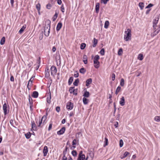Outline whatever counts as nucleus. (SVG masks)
Segmentation results:
<instances>
[{
  "label": "nucleus",
  "instance_id": "1",
  "mask_svg": "<svg viewBox=\"0 0 160 160\" xmlns=\"http://www.w3.org/2000/svg\"><path fill=\"white\" fill-rule=\"evenodd\" d=\"M47 116L44 115L41 119H39L38 122L36 121L37 126L39 128H42L47 122Z\"/></svg>",
  "mask_w": 160,
  "mask_h": 160
},
{
  "label": "nucleus",
  "instance_id": "2",
  "mask_svg": "<svg viewBox=\"0 0 160 160\" xmlns=\"http://www.w3.org/2000/svg\"><path fill=\"white\" fill-rule=\"evenodd\" d=\"M125 35L124 37V40L128 41L131 39V31L130 29L128 28L125 31Z\"/></svg>",
  "mask_w": 160,
  "mask_h": 160
},
{
  "label": "nucleus",
  "instance_id": "3",
  "mask_svg": "<svg viewBox=\"0 0 160 160\" xmlns=\"http://www.w3.org/2000/svg\"><path fill=\"white\" fill-rule=\"evenodd\" d=\"M46 22L48 23L47 25H45L44 28V34L46 36H48L50 32V21L47 20Z\"/></svg>",
  "mask_w": 160,
  "mask_h": 160
},
{
  "label": "nucleus",
  "instance_id": "4",
  "mask_svg": "<svg viewBox=\"0 0 160 160\" xmlns=\"http://www.w3.org/2000/svg\"><path fill=\"white\" fill-rule=\"evenodd\" d=\"M2 108L4 115H6L9 113V106H8V107H7L6 103H5L3 105Z\"/></svg>",
  "mask_w": 160,
  "mask_h": 160
},
{
  "label": "nucleus",
  "instance_id": "5",
  "mask_svg": "<svg viewBox=\"0 0 160 160\" xmlns=\"http://www.w3.org/2000/svg\"><path fill=\"white\" fill-rule=\"evenodd\" d=\"M85 156L83 153L82 151L80 152L78 156V160H84L85 159Z\"/></svg>",
  "mask_w": 160,
  "mask_h": 160
},
{
  "label": "nucleus",
  "instance_id": "6",
  "mask_svg": "<svg viewBox=\"0 0 160 160\" xmlns=\"http://www.w3.org/2000/svg\"><path fill=\"white\" fill-rule=\"evenodd\" d=\"M73 108V104L71 102L69 101L68 102L66 105V108L69 110H72Z\"/></svg>",
  "mask_w": 160,
  "mask_h": 160
},
{
  "label": "nucleus",
  "instance_id": "7",
  "mask_svg": "<svg viewBox=\"0 0 160 160\" xmlns=\"http://www.w3.org/2000/svg\"><path fill=\"white\" fill-rule=\"evenodd\" d=\"M50 70L52 75L53 76L56 74L57 72V69L55 66H52L50 68Z\"/></svg>",
  "mask_w": 160,
  "mask_h": 160
},
{
  "label": "nucleus",
  "instance_id": "8",
  "mask_svg": "<svg viewBox=\"0 0 160 160\" xmlns=\"http://www.w3.org/2000/svg\"><path fill=\"white\" fill-rule=\"evenodd\" d=\"M37 127L38 126H36L34 121H32L31 128V131H37L38 130Z\"/></svg>",
  "mask_w": 160,
  "mask_h": 160
},
{
  "label": "nucleus",
  "instance_id": "9",
  "mask_svg": "<svg viewBox=\"0 0 160 160\" xmlns=\"http://www.w3.org/2000/svg\"><path fill=\"white\" fill-rule=\"evenodd\" d=\"M29 104L30 105V109L31 111H32L33 108H32L33 106V100L32 98L31 97L30 95L29 96Z\"/></svg>",
  "mask_w": 160,
  "mask_h": 160
},
{
  "label": "nucleus",
  "instance_id": "10",
  "mask_svg": "<svg viewBox=\"0 0 160 160\" xmlns=\"http://www.w3.org/2000/svg\"><path fill=\"white\" fill-rule=\"evenodd\" d=\"M159 19V17L157 16L155 18V19L153 20V25L154 28H155L156 27L157 24L158 23V21Z\"/></svg>",
  "mask_w": 160,
  "mask_h": 160
},
{
  "label": "nucleus",
  "instance_id": "11",
  "mask_svg": "<svg viewBox=\"0 0 160 160\" xmlns=\"http://www.w3.org/2000/svg\"><path fill=\"white\" fill-rule=\"evenodd\" d=\"M100 59V57L98 55H95L93 59V63H98L99 62L98 60Z\"/></svg>",
  "mask_w": 160,
  "mask_h": 160
},
{
  "label": "nucleus",
  "instance_id": "12",
  "mask_svg": "<svg viewBox=\"0 0 160 160\" xmlns=\"http://www.w3.org/2000/svg\"><path fill=\"white\" fill-rule=\"evenodd\" d=\"M48 152V147L45 146L44 147L43 151V156L45 157L47 156V153Z\"/></svg>",
  "mask_w": 160,
  "mask_h": 160
},
{
  "label": "nucleus",
  "instance_id": "13",
  "mask_svg": "<svg viewBox=\"0 0 160 160\" xmlns=\"http://www.w3.org/2000/svg\"><path fill=\"white\" fill-rule=\"evenodd\" d=\"M119 104L122 106H123L125 104V98L124 97H122L120 99Z\"/></svg>",
  "mask_w": 160,
  "mask_h": 160
},
{
  "label": "nucleus",
  "instance_id": "14",
  "mask_svg": "<svg viewBox=\"0 0 160 160\" xmlns=\"http://www.w3.org/2000/svg\"><path fill=\"white\" fill-rule=\"evenodd\" d=\"M65 131V128L64 127L62 128L61 129L58 131L57 134L58 135H62L64 133Z\"/></svg>",
  "mask_w": 160,
  "mask_h": 160
},
{
  "label": "nucleus",
  "instance_id": "15",
  "mask_svg": "<svg viewBox=\"0 0 160 160\" xmlns=\"http://www.w3.org/2000/svg\"><path fill=\"white\" fill-rule=\"evenodd\" d=\"M40 58H39L37 60L36 63L35 64V65H36V70H38L40 65Z\"/></svg>",
  "mask_w": 160,
  "mask_h": 160
},
{
  "label": "nucleus",
  "instance_id": "16",
  "mask_svg": "<svg viewBox=\"0 0 160 160\" xmlns=\"http://www.w3.org/2000/svg\"><path fill=\"white\" fill-rule=\"evenodd\" d=\"M62 27V23L61 22H59L58 24L56 30L57 31H59L61 29Z\"/></svg>",
  "mask_w": 160,
  "mask_h": 160
},
{
  "label": "nucleus",
  "instance_id": "17",
  "mask_svg": "<svg viewBox=\"0 0 160 160\" xmlns=\"http://www.w3.org/2000/svg\"><path fill=\"white\" fill-rule=\"evenodd\" d=\"M32 97L35 98H38V92L36 91H34L32 93Z\"/></svg>",
  "mask_w": 160,
  "mask_h": 160
},
{
  "label": "nucleus",
  "instance_id": "18",
  "mask_svg": "<svg viewBox=\"0 0 160 160\" xmlns=\"http://www.w3.org/2000/svg\"><path fill=\"white\" fill-rule=\"evenodd\" d=\"M92 82V79L91 78L88 79L86 81V86L87 87L89 86V85Z\"/></svg>",
  "mask_w": 160,
  "mask_h": 160
},
{
  "label": "nucleus",
  "instance_id": "19",
  "mask_svg": "<svg viewBox=\"0 0 160 160\" xmlns=\"http://www.w3.org/2000/svg\"><path fill=\"white\" fill-rule=\"evenodd\" d=\"M129 155L130 153L126 151L124 152L123 156H120V158L122 159H123Z\"/></svg>",
  "mask_w": 160,
  "mask_h": 160
},
{
  "label": "nucleus",
  "instance_id": "20",
  "mask_svg": "<svg viewBox=\"0 0 160 160\" xmlns=\"http://www.w3.org/2000/svg\"><path fill=\"white\" fill-rule=\"evenodd\" d=\"M98 42V40L95 38H94L92 41V46L95 47Z\"/></svg>",
  "mask_w": 160,
  "mask_h": 160
},
{
  "label": "nucleus",
  "instance_id": "21",
  "mask_svg": "<svg viewBox=\"0 0 160 160\" xmlns=\"http://www.w3.org/2000/svg\"><path fill=\"white\" fill-rule=\"evenodd\" d=\"M83 61L85 64H87L88 63V59L87 56L86 55H84L83 57Z\"/></svg>",
  "mask_w": 160,
  "mask_h": 160
},
{
  "label": "nucleus",
  "instance_id": "22",
  "mask_svg": "<svg viewBox=\"0 0 160 160\" xmlns=\"http://www.w3.org/2000/svg\"><path fill=\"white\" fill-rule=\"evenodd\" d=\"M45 77H47L49 76V69L48 68L45 69Z\"/></svg>",
  "mask_w": 160,
  "mask_h": 160
},
{
  "label": "nucleus",
  "instance_id": "23",
  "mask_svg": "<svg viewBox=\"0 0 160 160\" xmlns=\"http://www.w3.org/2000/svg\"><path fill=\"white\" fill-rule=\"evenodd\" d=\"M26 25H23L22 28L20 29L19 30V32L21 34L22 33V32H23L25 29L26 28Z\"/></svg>",
  "mask_w": 160,
  "mask_h": 160
},
{
  "label": "nucleus",
  "instance_id": "24",
  "mask_svg": "<svg viewBox=\"0 0 160 160\" xmlns=\"http://www.w3.org/2000/svg\"><path fill=\"white\" fill-rule=\"evenodd\" d=\"M51 94L50 92H49V96L47 98V103L49 104L51 102Z\"/></svg>",
  "mask_w": 160,
  "mask_h": 160
},
{
  "label": "nucleus",
  "instance_id": "25",
  "mask_svg": "<svg viewBox=\"0 0 160 160\" xmlns=\"http://www.w3.org/2000/svg\"><path fill=\"white\" fill-rule=\"evenodd\" d=\"M77 141L76 139H74L72 142V145L73 146L72 147V149H73L76 148V146L74 145H76L77 144Z\"/></svg>",
  "mask_w": 160,
  "mask_h": 160
},
{
  "label": "nucleus",
  "instance_id": "26",
  "mask_svg": "<svg viewBox=\"0 0 160 160\" xmlns=\"http://www.w3.org/2000/svg\"><path fill=\"white\" fill-rule=\"evenodd\" d=\"M121 87L118 86L116 90L115 91V93L117 95L119 92H121Z\"/></svg>",
  "mask_w": 160,
  "mask_h": 160
},
{
  "label": "nucleus",
  "instance_id": "27",
  "mask_svg": "<svg viewBox=\"0 0 160 160\" xmlns=\"http://www.w3.org/2000/svg\"><path fill=\"white\" fill-rule=\"evenodd\" d=\"M99 3H97L95 7L96 12L97 13H98L99 12Z\"/></svg>",
  "mask_w": 160,
  "mask_h": 160
},
{
  "label": "nucleus",
  "instance_id": "28",
  "mask_svg": "<svg viewBox=\"0 0 160 160\" xmlns=\"http://www.w3.org/2000/svg\"><path fill=\"white\" fill-rule=\"evenodd\" d=\"M83 96L85 97L88 98L90 96V93L86 91L83 95Z\"/></svg>",
  "mask_w": 160,
  "mask_h": 160
},
{
  "label": "nucleus",
  "instance_id": "29",
  "mask_svg": "<svg viewBox=\"0 0 160 160\" xmlns=\"http://www.w3.org/2000/svg\"><path fill=\"white\" fill-rule=\"evenodd\" d=\"M36 8L38 13H39L41 9V5L39 3H38L36 5Z\"/></svg>",
  "mask_w": 160,
  "mask_h": 160
},
{
  "label": "nucleus",
  "instance_id": "30",
  "mask_svg": "<svg viewBox=\"0 0 160 160\" xmlns=\"http://www.w3.org/2000/svg\"><path fill=\"white\" fill-rule=\"evenodd\" d=\"M138 59L140 60H142L143 59V54L141 53L139 54L138 57Z\"/></svg>",
  "mask_w": 160,
  "mask_h": 160
},
{
  "label": "nucleus",
  "instance_id": "31",
  "mask_svg": "<svg viewBox=\"0 0 160 160\" xmlns=\"http://www.w3.org/2000/svg\"><path fill=\"white\" fill-rule=\"evenodd\" d=\"M26 138L27 139L29 138L31 136V133L30 132H28L25 134Z\"/></svg>",
  "mask_w": 160,
  "mask_h": 160
},
{
  "label": "nucleus",
  "instance_id": "32",
  "mask_svg": "<svg viewBox=\"0 0 160 160\" xmlns=\"http://www.w3.org/2000/svg\"><path fill=\"white\" fill-rule=\"evenodd\" d=\"M139 6L141 10H142L144 7V3L142 2H140L139 3Z\"/></svg>",
  "mask_w": 160,
  "mask_h": 160
},
{
  "label": "nucleus",
  "instance_id": "33",
  "mask_svg": "<svg viewBox=\"0 0 160 160\" xmlns=\"http://www.w3.org/2000/svg\"><path fill=\"white\" fill-rule=\"evenodd\" d=\"M58 13L56 12L54 16L52 18V21H55L58 17Z\"/></svg>",
  "mask_w": 160,
  "mask_h": 160
},
{
  "label": "nucleus",
  "instance_id": "34",
  "mask_svg": "<svg viewBox=\"0 0 160 160\" xmlns=\"http://www.w3.org/2000/svg\"><path fill=\"white\" fill-rule=\"evenodd\" d=\"M79 82V79L77 78L76 79L75 81L73 82V84L75 86H78Z\"/></svg>",
  "mask_w": 160,
  "mask_h": 160
},
{
  "label": "nucleus",
  "instance_id": "35",
  "mask_svg": "<svg viewBox=\"0 0 160 160\" xmlns=\"http://www.w3.org/2000/svg\"><path fill=\"white\" fill-rule=\"evenodd\" d=\"M82 101L84 104H86L88 103V100L85 97L83 98Z\"/></svg>",
  "mask_w": 160,
  "mask_h": 160
},
{
  "label": "nucleus",
  "instance_id": "36",
  "mask_svg": "<svg viewBox=\"0 0 160 160\" xmlns=\"http://www.w3.org/2000/svg\"><path fill=\"white\" fill-rule=\"evenodd\" d=\"M5 38L4 37H3L1 40L0 44L1 45H3L5 43Z\"/></svg>",
  "mask_w": 160,
  "mask_h": 160
},
{
  "label": "nucleus",
  "instance_id": "37",
  "mask_svg": "<svg viewBox=\"0 0 160 160\" xmlns=\"http://www.w3.org/2000/svg\"><path fill=\"white\" fill-rule=\"evenodd\" d=\"M73 78L72 77H71L69 78L68 81V83L69 85H70L71 84L73 81Z\"/></svg>",
  "mask_w": 160,
  "mask_h": 160
},
{
  "label": "nucleus",
  "instance_id": "38",
  "mask_svg": "<svg viewBox=\"0 0 160 160\" xmlns=\"http://www.w3.org/2000/svg\"><path fill=\"white\" fill-rule=\"evenodd\" d=\"M154 120L157 122L160 121V116H156L154 117Z\"/></svg>",
  "mask_w": 160,
  "mask_h": 160
},
{
  "label": "nucleus",
  "instance_id": "39",
  "mask_svg": "<svg viewBox=\"0 0 160 160\" xmlns=\"http://www.w3.org/2000/svg\"><path fill=\"white\" fill-rule=\"evenodd\" d=\"M105 141H104V147H105L106 146H107L108 144V139L107 138L105 137L104 138Z\"/></svg>",
  "mask_w": 160,
  "mask_h": 160
},
{
  "label": "nucleus",
  "instance_id": "40",
  "mask_svg": "<svg viewBox=\"0 0 160 160\" xmlns=\"http://www.w3.org/2000/svg\"><path fill=\"white\" fill-rule=\"evenodd\" d=\"M86 46V44L85 43H82L80 45V49L82 50L84 49Z\"/></svg>",
  "mask_w": 160,
  "mask_h": 160
},
{
  "label": "nucleus",
  "instance_id": "41",
  "mask_svg": "<svg viewBox=\"0 0 160 160\" xmlns=\"http://www.w3.org/2000/svg\"><path fill=\"white\" fill-rule=\"evenodd\" d=\"M124 85V80L123 78H122L120 82V85L122 86L123 87Z\"/></svg>",
  "mask_w": 160,
  "mask_h": 160
},
{
  "label": "nucleus",
  "instance_id": "42",
  "mask_svg": "<svg viewBox=\"0 0 160 160\" xmlns=\"http://www.w3.org/2000/svg\"><path fill=\"white\" fill-rule=\"evenodd\" d=\"M109 22L108 21H106L105 22L104 24V28H108V27L109 25Z\"/></svg>",
  "mask_w": 160,
  "mask_h": 160
},
{
  "label": "nucleus",
  "instance_id": "43",
  "mask_svg": "<svg viewBox=\"0 0 160 160\" xmlns=\"http://www.w3.org/2000/svg\"><path fill=\"white\" fill-rule=\"evenodd\" d=\"M71 153L74 157H76L77 155V152L75 150H72V151Z\"/></svg>",
  "mask_w": 160,
  "mask_h": 160
},
{
  "label": "nucleus",
  "instance_id": "44",
  "mask_svg": "<svg viewBox=\"0 0 160 160\" xmlns=\"http://www.w3.org/2000/svg\"><path fill=\"white\" fill-rule=\"evenodd\" d=\"M79 72L81 73L84 74L86 72V70L84 68H82L80 69Z\"/></svg>",
  "mask_w": 160,
  "mask_h": 160
},
{
  "label": "nucleus",
  "instance_id": "45",
  "mask_svg": "<svg viewBox=\"0 0 160 160\" xmlns=\"http://www.w3.org/2000/svg\"><path fill=\"white\" fill-rule=\"evenodd\" d=\"M46 8L48 9H50L52 7V5L50 3H48L46 5Z\"/></svg>",
  "mask_w": 160,
  "mask_h": 160
},
{
  "label": "nucleus",
  "instance_id": "46",
  "mask_svg": "<svg viewBox=\"0 0 160 160\" xmlns=\"http://www.w3.org/2000/svg\"><path fill=\"white\" fill-rule=\"evenodd\" d=\"M122 48H121L119 49L118 51V54L119 55H121L122 54Z\"/></svg>",
  "mask_w": 160,
  "mask_h": 160
},
{
  "label": "nucleus",
  "instance_id": "47",
  "mask_svg": "<svg viewBox=\"0 0 160 160\" xmlns=\"http://www.w3.org/2000/svg\"><path fill=\"white\" fill-rule=\"evenodd\" d=\"M94 67L96 68H98L100 66V62L98 63H94Z\"/></svg>",
  "mask_w": 160,
  "mask_h": 160
},
{
  "label": "nucleus",
  "instance_id": "48",
  "mask_svg": "<svg viewBox=\"0 0 160 160\" xmlns=\"http://www.w3.org/2000/svg\"><path fill=\"white\" fill-rule=\"evenodd\" d=\"M69 92L70 93H73L75 91L74 89V87H70L69 90Z\"/></svg>",
  "mask_w": 160,
  "mask_h": 160
},
{
  "label": "nucleus",
  "instance_id": "49",
  "mask_svg": "<svg viewBox=\"0 0 160 160\" xmlns=\"http://www.w3.org/2000/svg\"><path fill=\"white\" fill-rule=\"evenodd\" d=\"M100 53L102 56L104 55L105 54V50L104 48H102L100 51Z\"/></svg>",
  "mask_w": 160,
  "mask_h": 160
},
{
  "label": "nucleus",
  "instance_id": "50",
  "mask_svg": "<svg viewBox=\"0 0 160 160\" xmlns=\"http://www.w3.org/2000/svg\"><path fill=\"white\" fill-rule=\"evenodd\" d=\"M74 76L75 78H77L79 76V73L77 71L75 72Z\"/></svg>",
  "mask_w": 160,
  "mask_h": 160
},
{
  "label": "nucleus",
  "instance_id": "51",
  "mask_svg": "<svg viewBox=\"0 0 160 160\" xmlns=\"http://www.w3.org/2000/svg\"><path fill=\"white\" fill-rule=\"evenodd\" d=\"M123 141L122 139H121L119 142V145L120 147H122L123 145Z\"/></svg>",
  "mask_w": 160,
  "mask_h": 160
},
{
  "label": "nucleus",
  "instance_id": "52",
  "mask_svg": "<svg viewBox=\"0 0 160 160\" xmlns=\"http://www.w3.org/2000/svg\"><path fill=\"white\" fill-rule=\"evenodd\" d=\"M61 11H62V12H64L65 9H64V5L63 4H62V5L61 6Z\"/></svg>",
  "mask_w": 160,
  "mask_h": 160
},
{
  "label": "nucleus",
  "instance_id": "53",
  "mask_svg": "<svg viewBox=\"0 0 160 160\" xmlns=\"http://www.w3.org/2000/svg\"><path fill=\"white\" fill-rule=\"evenodd\" d=\"M153 6V5L151 4H149L147 7H146V8H148L152 7Z\"/></svg>",
  "mask_w": 160,
  "mask_h": 160
},
{
  "label": "nucleus",
  "instance_id": "54",
  "mask_svg": "<svg viewBox=\"0 0 160 160\" xmlns=\"http://www.w3.org/2000/svg\"><path fill=\"white\" fill-rule=\"evenodd\" d=\"M33 77H32L28 81L29 83H30L31 85L32 84V81L33 80Z\"/></svg>",
  "mask_w": 160,
  "mask_h": 160
},
{
  "label": "nucleus",
  "instance_id": "55",
  "mask_svg": "<svg viewBox=\"0 0 160 160\" xmlns=\"http://www.w3.org/2000/svg\"><path fill=\"white\" fill-rule=\"evenodd\" d=\"M115 79V74L113 73L112 74V79L113 81H114Z\"/></svg>",
  "mask_w": 160,
  "mask_h": 160
},
{
  "label": "nucleus",
  "instance_id": "56",
  "mask_svg": "<svg viewBox=\"0 0 160 160\" xmlns=\"http://www.w3.org/2000/svg\"><path fill=\"white\" fill-rule=\"evenodd\" d=\"M63 153L64 154V155L62 158V160H67V158L65 156L64 152H63Z\"/></svg>",
  "mask_w": 160,
  "mask_h": 160
},
{
  "label": "nucleus",
  "instance_id": "57",
  "mask_svg": "<svg viewBox=\"0 0 160 160\" xmlns=\"http://www.w3.org/2000/svg\"><path fill=\"white\" fill-rule=\"evenodd\" d=\"M74 90H75V91H75L73 93V94L74 95H76L77 94L78 89H74Z\"/></svg>",
  "mask_w": 160,
  "mask_h": 160
},
{
  "label": "nucleus",
  "instance_id": "58",
  "mask_svg": "<svg viewBox=\"0 0 160 160\" xmlns=\"http://www.w3.org/2000/svg\"><path fill=\"white\" fill-rule=\"evenodd\" d=\"M56 109L58 112H59L60 110V107L59 106L57 107Z\"/></svg>",
  "mask_w": 160,
  "mask_h": 160
},
{
  "label": "nucleus",
  "instance_id": "59",
  "mask_svg": "<svg viewBox=\"0 0 160 160\" xmlns=\"http://www.w3.org/2000/svg\"><path fill=\"white\" fill-rule=\"evenodd\" d=\"M10 80V81L12 82H14V78L12 75L11 76Z\"/></svg>",
  "mask_w": 160,
  "mask_h": 160
},
{
  "label": "nucleus",
  "instance_id": "60",
  "mask_svg": "<svg viewBox=\"0 0 160 160\" xmlns=\"http://www.w3.org/2000/svg\"><path fill=\"white\" fill-rule=\"evenodd\" d=\"M52 123H50L49 124L48 128V130L49 131H50V130H51V129H52Z\"/></svg>",
  "mask_w": 160,
  "mask_h": 160
},
{
  "label": "nucleus",
  "instance_id": "61",
  "mask_svg": "<svg viewBox=\"0 0 160 160\" xmlns=\"http://www.w3.org/2000/svg\"><path fill=\"white\" fill-rule=\"evenodd\" d=\"M101 1L104 4H106L107 2L109 1V0H101Z\"/></svg>",
  "mask_w": 160,
  "mask_h": 160
},
{
  "label": "nucleus",
  "instance_id": "62",
  "mask_svg": "<svg viewBox=\"0 0 160 160\" xmlns=\"http://www.w3.org/2000/svg\"><path fill=\"white\" fill-rule=\"evenodd\" d=\"M10 3L12 7L13 6V4L14 3V0H10Z\"/></svg>",
  "mask_w": 160,
  "mask_h": 160
},
{
  "label": "nucleus",
  "instance_id": "63",
  "mask_svg": "<svg viewBox=\"0 0 160 160\" xmlns=\"http://www.w3.org/2000/svg\"><path fill=\"white\" fill-rule=\"evenodd\" d=\"M118 122H115V124H114V126H115L116 128H117L118 127Z\"/></svg>",
  "mask_w": 160,
  "mask_h": 160
},
{
  "label": "nucleus",
  "instance_id": "64",
  "mask_svg": "<svg viewBox=\"0 0 160 160\" xmlns=\"http://www.w3.org/2000/svg\"><path fill=\"white\" fill-rule=\"evenodd\" d=\"M57 3L59 5H61L62 3L61 0H57Z\"/></svg>",
  "mask_w": 160,
  "mask_h": 160
}]
</instances>
